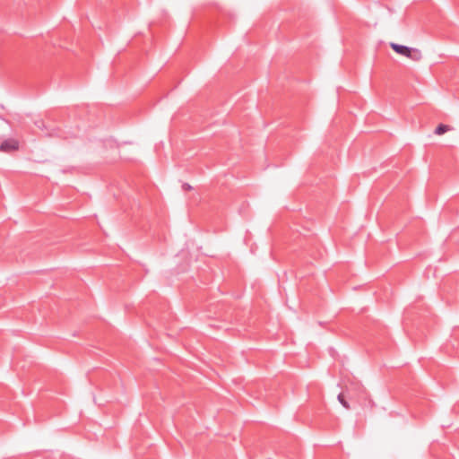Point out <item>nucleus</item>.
Masks as SVG:
<instances>
[{"label": "nucleus", "mask_w": 459, "mask_h": 459, "mask_svg": "<svg viewBox=\"0 0 459 459\" xmlns=\"http://www.w3.org/2000/svg\"><path fill=\"white\" fill-rule=\"evenodd\" d=\"M182 187H183L184 190H190V189H192V186L189 184H187V183H185Z\"/></svg>", "instance_id": "39448f33"}, {"label": "nucleus", "mask_w": 459, "mask_h": 459, "mask_svg": "<svg viewBox=\"0 0 459 459\" xmlns=\"http://www.w3.org/2000/svg\"><path fill=\"white\" fill-rule=\"evenodd\" d=\"M337 399L339 401V403L345 408V409H350V404L348 403V402L344 399V395L342 394H339L338 396H337Z\"/></svg>", "instance_id": "20e7f679"}, {"label": "nucleus", "mask_w": 459, "mask_h": 459, "mask_svg": "<svg viewBox=\"0 0 459 459\" xmlns=\"http://www.w3.org/2000/svg\"><path fill=\"white\" fill-rule=\"evenodd\" d=\"M449 129L448 126L446 125H443V124H440L438 125L436 129H435V134H445L446 132H447Z\"/></svg>", "instance_id": "7ed1b4c3"}, {"label": "nucleus", "mask_w": 459, "mask_h": 459, "mask_svg": "<svg viewBox=\"0 0 459 459\" xmlns=\"http://www.w3.org/2000/svg\"><path fill=\"white\" fill-rule=\"evenodd\" d=\"M390 48L397 54L406 56L412 61H420L422 58L421 51L415 48L400 45L397 43H390Z\"/></svg>", "instance_id": "f257e3e1"}, {"label": "nucleus", "mask_w": 459, "mask_h": 459, "mask_svg": "<svg viewBox=\"0 0 459 459\" xmlns=\"http://www.w3.org/2000/svg\"><path fill=\"white\" fill-rule=\"evenodd\" d=\"M19 143L16 140L9 139L4 141L0 145V151L2 152H12L17 150Z\"/></svg>", "instance_id": "f03ea898"}]
</instances>
